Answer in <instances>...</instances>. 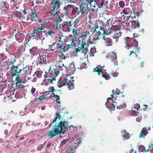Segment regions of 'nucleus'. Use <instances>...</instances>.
Instances as JSON below:
<instances>
[{
    "label": "nucleus",
    "instance_id": "obj_53",
    "mask_svg": "<svg viewBox=\"0 0 153 153\" xmlns=\"http://www.w3.org/2000/svg\"><path fill=\"white\" fill-rule=\"evenodd\" d=\"M134 53L135 55V57H136V58H137L138 57V56L137 54H136V52H134V51L133 50H132V51H130V54H129V56H131L132 54V53Z\"/></svg>",
    "mask_w": 153,
    "mask_h": 153
},
{
    "label": "nucleus",
    "instance_id": "obj_48",
    "mask_svg": "<svg viewBox=\"0 0 153 153\" xmlns=\"http://www.w3.org/2000/svg\"><path fill=\"white\" fill-rule=\"evenodd\" d=\"M81 21V19L79 17H78L74 21V23L75 24H77L80 21Z\"/></svg>",
    "mask_w": 153,
    "mask_h": 153
},
{
    "label": "nucleus",
    "instance_id": "obj_24",
    "mask_svg": "<svg viewBox=\"0 0 153 153\" xmlns=\"http://www.w3.org/2000/svg\"><path fill=\"white\" fill-rule=\"evenodd\" d=\"M148 133V131L146 128L145 127L143 128L142 129L141 132L140 133L139 137L140 138H142L144 137Z\"/></svg>",
    "mask_w": 153,
    "mask_h": 153
},
{
    "label": "nucleus",
    "instance_id": "obj_50",
    "mask_svg": "<svg viewBox=\"0 0 153 153\" xmlns=\"http://www.w3.org/2000/svg\"><path fill=\"white\" fill-rule=\"evenodd\" d=\"M68 139H65L63 140L61 142L60 144V147H61V146L65 144L67 141Z\"/></svg>",
    "mask_w": 153,
    "mask_h": 153
},
{
    "label": "nucleus",
    "instance_id": "obj_26",
    "mask_svg": "<svg viewBox=\"0 0 153 153\" xmlns=\"http://www.w3.org/2000/svg\"><path fill=\"white\" fill-rule=\"evenodd\" d=\"M16 82V86L19 88L23 89L24 88V86L22 84V80L19 79L18 80H15Z\"/></svg>",
    "mask_w": 153,
    "mask_h": 153
},
{
    "label": "nucleus",
    "instance_id": "obj_36",
    "mask_svg": "<svg viewBox=\"0 0 153 153\" xmlns=\"http://www.w3.org/2000/svg\"><path fill=\"white\" fill-rule=\"evenodd\" d=\"M55 74H56V73L53 72L51 70H49V73L47 74V75H46L45 76H47V78L52 77L53 76V75H54Z\"/></svg>",
    "mask_w": 153,
    "mask_h": 153
},
{
    "label": "nucleus",
    "instance_id": "obj_60",
    "mask_svg": "<svg viewBox=\"0 0 153 153\" xmlns=\"http://www.w3.org/2000/svg\"><path fill=\"white\" fill-rule=\"evenodd\" d=\"M100 4L99 5H100V8L103 5H104V1H102L101 2H99Z\"/></svg>",
    "mask_w": 153,
    "mask_h": 153
},
{
    "label": "nucleus",
    "instance_id": "obj_58",
    "mask_svg": "<svg viewBox=\"0 0 153 153\" xmlns=\"http://www.w3.org/2000/svg\"><path fill=\"white\" fill-rule=\"evenodd\" d=\"M113 76L114 77H115L117 76L118 75V73L117 72H115L112 74Z\"/></svg>",
    "mask_w": 153,
    "mask_h": 153
},
{
    "label": "nucleus",
    "instance_id": "obj_11",
    "mask_svg": "<svg viewBox=\"0 0 153 153\" xmlns=\"http://www.w3.org/2000/svg\"><path fill=\"white\" fill-rule=\"evenodd\" d=\"M30 13H29L28 10L27 9H25L22 11L20 14V19H26L27 21H28L29 18H30L31 16H30Z\"/></svg>",
    "mask_w": 153,
    "mask_h": 153
},
{
    "label": "nucleus",
    "instance_id": "obj_41",
    "mask_svg": "<svg viewBox=\"0 0 153 153\" xmlns=\"http://www.w3.org/2000/svg\"><path fill=\"white\" fill-rule=\"evenodd\" d=\"M72 10V14H75L76 13L77 11H79V9L77 7H73Z\"/></svg>",
    "mask_w": 153,
    "mask_h": 153
},
{
    "label": "nucleus",
    "instance_id": "obj_1",
    "mask_svg": "<svg viewBox=\"0 0 153 153\" xmlns=\"http://www.w3.org/2000/svg\"><path fill=\"white\" fill-rule=\"evenodd\" d=\"M103 27H99L97 25H95L91 28L90 31L93 32L91 36L93 38L94 40L92 42L90 41L89 40V42L90 44L93 43L95 44L97 43L96 40L102 38L103 42L105 45L106 46H111L112 45V41L111 39L107 37L103 36L105 33Z\"/></svg>",
    "mask_w": 153,
    "mask_h": 153
},
{
    "label": "nucleus",
    "instance_id": "obj_20",
    "mask_svg": "<svg viewBox=\"0 0 153 153\" xmlns=\"http://www.w3.org/2000/svg\"><path fill=\"white\" fill-rule=\"evenodd\" d=\"M110 104L111 107H109L107 103L105 104V105L108 108H109V110L111 111L114 110L115 107L117 105V103L114 101H112L111 104Z\"/></svg>",
    "mask_w": 153,
    "mask_h": 153
},
{
    "label": "nucleus",
    "instance_id": "obj_6",
    "mask_svg": "<svg viewBox=\"0 0 153 153\" xmlns=\"http://www.w3.org/2000/svg\"><path fill=\"white\" fill-rule=\"evenodd\" d=\"M88 35H89V34L85 33H80L78 36V41L76 42V45L82 44V47H83L84 45H87V46L88 45L86 42V41L87 36Z\"/></svg>",
    "mask_w": 153,
    "mask_h": 153
},
{
    "label": "nucleus",
    "instance_id": "obj_23",
    "mask_svg": "<svg viewBox=\"0 0 153 153\" xmlns=\"http://www.w3.org/2000/svg\"><path fill=\"white\" fill-rule=\"evenodd\" d=\"M120 36V31L119 30H117L114 32V36L113 38L116 39V42H117L118 41V39Z\"/></svg>",
    "mask_w": 153,
    "mask_h": 153
},
{
    "label": "nucleus",
    "instance_id": "obj_8",
    "mask_svg": "<svg viewBox=\"0 0 153 153\" xmlns=\"http://www.w3.org/2000/svg\"><path fill=\"white\" fill-rule=\"evenodd\" d=\"M88 3L86 2V0L85 1V2L81 3L79 6L80 10L79 11H78V15H79L80 13H81L84 16H85V12L89 9L88 6Z\"/></svg>",
    "mask_w": 153,
    "mask_h": 153
},
{
    "label": "nucleus",
    "instance_id": "obj_13",
    "mask_svg": "<svg viewBox=\"0 0 153 153\" xmlns=\"http://www.w3.org/2000/svg\"><path fill=\"white\" fill-rule=\"evenodd\" d=\"M72 20L70 21L64 22V30L66 32H69L70 31V27L72 26L71 22Z\"/></svg>",
    "mask_w": 153,
    "mask_h": 153
},
{
    "label": "nucleus",
    "instance_id": "obj_14",
    "mask_svg": "<svg viewBox=\"0 0 153 153\" xmlns=\"http://www.w3.org/2000/svg\"><path fill=\"white\" fill-rule=\"evenodd\" d=\"M42 29H38L33 30V33H31V36L33 37H39L42 33Z\"/></svg>",
    "mask_w": 153,
    "mask_h": 153
},
{
    "label": "nucleus",
    "instance_id": "obj_44",
    "mask_svg": "<svg viewBox=\"0 0 153 153\" xmlns=\"http://www.w3.org/2000/svg\"><path fill=\"white\" fill-rule=\"evenodd\" d=\"M119 4V6L121 8H123L125 5L124 2L123 1H120Z\"/></svg>",
    "mask_w": 153,
    "mask_h": 153
},
{
    "label": "nucleus",
    "instance_id": "obj_19",
    "mask_svg": "<svg viewBox=\"0 0 153 153\" xmlns=\"http://www.w3.org/2000/svg\"><path fill=\"white\" fill-rule=\"evenodd\" d=\"M51 78H47V76H45V79L43 81V82L44 84L47 85V83H51L53 84V80H55V79L53 77H51Z\"/></svg>",
    "mask_w": 153,
    "mask_h": 153
},
{
    "label": "nucleus",
    "instance_id": "obj_7",
    "mask_svg": "<svg viewBox=\"0 0 153 153\" xmlns=\"http://www.w3.org/2000/svg\"><path fill=\"white\" fill-rule=\"evenodd\" d=\"M56 40L57 41H58L59 44H60L61 45L64 43V42H67L68 44V46L69 48H71L72 45L71 44V43H70L68 40V36H64L59 35L58 37H56Z\"/></svg>",
    "mask_w": 153,
    "mask_h": 153
},
{
    "label": "nucleus",
    "instance_id": "obj_12",
    "mask_svg": "<svg viewBox=\"0 0 153 153\" xmlns=\"http://www.w3.org/2000/svg\"><path fill=\"white\" fill-rule=\"evenodd\" d=\"M19 68V67L18 65L15 66L14 65H12L10 67V71L13 81L14 77L16 76L18 72Z\"/></svg>",
    "mask_w": 153,
    "mask_h": 153
},
{
    "label": "nucleus",
    "instance_id": "obj_37",
    "mask_svg": "<svg viewBox=\"0 0 153 153\" xmlns=\"http://www.w3.org/2000/svg\"><path fill=\"white\" fill-rule=\"evenodd\" d=\"M56 28L59 30V29H62L64 30V22L62 24H59V22L56 24Z\"/></svg>",
    "mask_w": 153,
    "mask_h": 153
},
{
    "label": "nucleus",
    "instance_id": "obj_10",
    "mask_svg": "<svg viewBox=\"0 0 153 153\" xmlns=\"http://www.w3.org/2000/svg\"><path fill=\"white\" fill-rule=\"evenodd\" d=\"M102 68H101L100 65H98L96 68H95L94 70V71H96L98 73L99 75H100V74L102 73V75L103 77H104L106 80L109 79L110 77L109 75L106 73L104 74L102 71Z\"/></svg>",
    "mask_w": 153,
    "mask_h": 153
},
{
    "label": "nucleus",
    "instance_id": "obj_17",
    "mask_svg": "<svg viewBox=\"0 0 153 153\" xmlns=\"http://www.w3.org/2000/svg\"><path fill=\"white\" fill-rule=\"evenodd\" d=\"M49 48L52 47L53 48V51H57L59 48H61L62 47V45L60 44L57 43L49 45Z\"/></svg>",
    "mask_w": 153,
    "mask_h": 153
},
{
    "label": "nucleus",
    "instance_id": "obj_43",
    "mask_svg": "<svg viewBox=\"0 0 153 153\" xmlns=\"http://www.w3.org/2000/svg\"><path fill=\"white\" fill-rule=\"evenodd\" d=\"M5 7V3L3 1H1L0 3V9H3Z\"/></svg>",
    "mask_w": 153,
    "mask_h": 153
},
{
    "label": "nucleus",
    "instance_id": "obj_62",
    "mask_svg": "<svg viewBox=\"0 0 153 153\" xmlns=\"http://www.w3.org/2000/svg\"><path fill=\"white\" fill-rule=\"evenodd\" d=\"M115 92L116 94H119L120 93V90L119 89H116Z\"/></svg>",
    "mask_w": 153,
    "mask_h": 153
},
{
    "label": "nucleus",
    "instance_id": "obj_45",
    "mask_svg": "<svg viewBox=\"0 0 153 153\" xmlns=\"http://www.w3.org/2000/svg\"><path fill=\"white\" fill-rule=\"evenodd\" d=\"M129 9L128 8H124L122 11V12L126 14H128L129 12Z\"/></svg>",
    "mask_w": 153,
    "mask_h": 153
},
{
    "label": "nucleus",
    "instance_id": "obj_3",
    "mask_svg": "<svg viewBox=\"0 0 153 153\" xmlns=\"http://www.w3.org/2000/svg\"><path fill=\"white\" fill-rule=\"evenodd\" d=\"M124 40H125V42L126 45L125 46L126 48L128 50L131 48H133L134 49H135L136 48H138L137 49L139 50L137 43L138 42L137 40L134 39L133 38H130L129 37H127L124 38Z\"/></svg>",
    "mask_w": 153,
    "mask_h": 153
},
{
    "label": "nucleus",
    "instance_id": "obj_27",
    "mask_svg": "<svg viewBox=\"0 0 153 153\" xmlns=\"http://www.w3.org/2000/svg\"><path fill=\"white\" fill-rule=\"evenodd\" d=\"M81 44V47H81V48L79 47L78 48L75 49V53L76 54L78 52L80 51V50H82V49L83 50H83V51L85 52L86 53L87 51H88V49H87V48H85V45L87 46V45H83V47H82V44Z\"/></svg>",
    "mask_w": 153,
    "mask_h": 153
},
{
    "label": "nucleus",
    "instance_id": "obj_39",
    "mask_svg": "<svg viewBox=\"0 0 153 153\" xmlns=\"http://www.w3.org/2000/svg\"><path fill=\"white\" fill-rule=\"evenodd\" d=\"M110 56L112 57V60L115 59H117V56L116 55V53H114L113 52H111L110 53ZM113 61L112 60V61Z\"/></svg>",
    "mask_w": 153,
    "mask_h": 153
},
{
    "label": "nucleus",
    "instance_id": "obj_35",
    "mask_svg": "<svg viewBox=\"0 0 153 153\" xmlns=\"http://www.w3.org/2000/svg\"><path fill=\"white\" fill-rule=\"evenodd\" d=\"M13 35H14V36L16 37V39L17 40H19L22 39V34H21L20 33H17V34H14L13 33Z\"/></svg>",
    "mask_w": 153,
    "mask_h": 153
},
{
    "label": "nucleus",
    "instance_id": "obj_18",
    "mask_svg": "<svg viewBox=\"0 0 153 153\" xmlns=\"http://www.w3.org/2000/svg\"><path fill=\"white\" fill-rule=\"evenodd\" d=\"M94 9H91L89 13V17L90 19L95 18L97 15V11Z\"/></svg>",
    "mask_w": 153,
    "mask_h": 153
},
{
    "label": "nucleus",
    "instance_id": "obj_25",
    "mask_svg": "<svg viewBox=\"0 0 153 153\" xmlns=\"http://www.w3.org/2000/svg\"><path fill=\"white\" fill-rule=\"evenodd\" d=\"M69 76H66L64 78V79L62 82L63 85H69V80H68Z\"/></svg>",
    "mask_w": 153,
    "mask_h": 153
},
{
    "label": "nucleus",
    "instance_id": "obj_28",
    "mask_svg": "<svg viewBox=\"0 0 153 153\" xmlns=\"http://www.w3.org/2000/svg\"><path fill=\"white\" fill-rule=\"evenodd\" d=\"M38 49L36 47H33L32 48L29 49L30 53L33 55L37 54Z\"/></svg>",
    "mask_w": 153,
    "mask_h": 153
},
{
    "label": "nucleus",
    "instance_id": "obj_61",
    "mask_svg": "<svg viewBox=\"0 0 153 153\" xmlns=\"http://www.w3.org/2000/svg\"><path fill=\"white\" fill-rule=\"evenodd\" d=\"M36 91V89L32 87V88L31 89V92L32 94L33 93Z\"/></svg>",
    "mask_w": 153,
    "mask_h": 153
},
{
    "label": "nucleus",
    "instance_id": "obj_4",
    "mask_svg": "<svg viewBox=\"0 0 153 153\" xmlns=\"http://www.w3.org/2000/svg\"><path fill=\"white\" fill-rule=\"evenodd\" d=\"M73 35L70 34L68 36V41L70 43L72 46H75L76 45V42L78 41V37H76L78 33L79 32L78 29H73L72 30Z\"/></svg>",
    "mask_w": 153,
    "mask_h": 153
},
{
    "label": "nucleus",
    "instance_id": "obj_5",
    "mask_svg": "<svg viewBox=\"0 0 153 153\" xmlns=\"http://www.w3.org/2000/svg\"><path fill=\"white\" fill-rule=\"evenodd\" d=\"M56 0H54L50 5L51 10L53 12V13L51 14L52 17H56L57 14L59 11V8L60 5L56 2Z\"/></svg>",
    "mask_w": 153,
    "mask_h": 153
},
{
    "label": "nucleus",
    "instance_id": "obj_47",
    "mask_svg": "<svg viewBox=\"0 0 153 153\" xmlns=\"http://www.w3.org/2000/svg\"><path fill=\"white\" fill-rule=\"evenodd\" d=\"M27 109V107L24 108V109H22L20 112V115L23 116L25 115V110Z\"/></svg>",
    "mask_w": 153,
    "mask_h": 153
},
{
    "label": "nucleus",
    "instance_id": "obj_21",
    "mask_svg": "<svg viewBox=\"0 0 153 153\" xmlns=\"http://www.w3.org/2000/svg\"><path fill=\"white\" fill-rule=\"evenodd\" d=\"M30 16H31L30 18H29V22H31L33 21H35L37 19V15L35 13L31 12L30 13Z\"/></svg>",
    "mask_w": 153,
    "mask_h": 153
},
{
    "label": "nucleus",
    "instance_id": "obj_49",
    "mask_svg": "<svg viewBox=\"0 0 153 153\" xmlns=\"http://www.w3.org/2000/svg\"><path fill=\"white\" fill-rule=\"evenodd\" d=\"M54 87L53 86H51L48 88V91L49 92H53L54 91Z\"/></svg>",
    "mask_w": 153,
    "mask_h": 153
},
{
    "label": "nucleus",
    "instance_id": "obj_34",
    "mask_svg": "<svg viewBox=\"0 0 153 153\" xmlns=\"http://www.w3.org/2000/svg\"><path fill=\"white\" fill-rule=\"evenodd\" d=\"M140 108V105L136 103L134 105L133 108L132 109V111H138Z\"/></svg>",
    "mask_w": 153,
    "mask_h": 153
},
{
    "label": "nucleus",
    "instance_id": "obj_9",
    "mask_svg": "<svg viewBox=\"0 0 153 153\" xmlns=\"http://www.w3.org/2000/svg\"><path fill=\"white\" fill-rule=\"evenodd\" d=\"M86 2L90 5L91 9L98 10L100 9V5L94 0H86Z\"/></svg>",
    "mask_w": 153,
    "mask_h": 153
},
{
    "label": "nucleus",
    "instance_id": "obj_56",
    "mask_svg": "<svg viewBox=\"0 0 153 153\" xmlns=\"http://www.w3.org/2000/svg\"><path fill=\"white\" fill-rule=\"evenodd\" d=\"M130 17H131L132 19H133L134 18H135V13H132L130 16ZM132 20L133 21V20Z\"/></svg>",
    "mask_w": 153,
    "mask_h": 153
},
{
    "label": "nucleus",
    "instance_id": "obj_40",
    "mask_svg": "<svg viewBox=\"0 0 153 153\" xmlns=\"http://www.w3.org/2000/svg\"><path fill=\"white\" fill-rule=\"evenodd\" d=\"M56 114L57 116L53 120L52 123H54L55 122H56L57 119H58L59 120H60L62 118L61 117L60 115H59L58 113H56Z\"/></svg>",
    "mask_w": 153,
    "mask_h": 153
},
{
    "label": "nucleus",
    "instance_id": "obj_46",
    "mask_svg": "<svg viewBox=\"0 0 153 153\" xmlns=\"http://www.w3.org/2000/svg\"><path fill=\"white\" fill-rule=\"evenodd\" d=\"M0 58L3 60H5L7 59V57L4 54L1 53L0 54Z\"/></svg>",
    "mask_w": 153,
    "mask_h": 153
},
{
    "label": "nucleus",
    "instance_id": "obj_42",
    "mask_svg": "<svg viewBox=\"0 0 153 153\" xmlns=\"http://www.w3.org/2000/svg\"><path fill=\"white\" fill-rule=\"evenodd\" d=\"M96 52V48H91L90 50V52L92 54V56H94V53H95Z\"/></svg>",
    "mask_w": 153,
    "mask_h": 153
},
{
    "label": "nucleus",
    "instance_id": "obj_30",
    "mask_svg": "<svg viewBox=\"0 0 153 153\" xmlns=\"http://www.w3.org/2000/svg\"><path fill=\"white\" fill-rule=\"evenodd\" d=\"M22 71V70L21 69H20L19 70L18 72L16 75V77L15 79V80H18L19 79L21 80V77L24 74L23 73L22 74L21 73Z\"/></svg>",
    "mask_w": 153,
    "mask_h": 153
},
{
    "label": "nucleus",
    "instance_id": "obj_31",
    "mask_svg": "<svg viewBox=\"0 0 153 153\" xmlns=\"http://www.w3.org/2000/svg\"><path fill=\"white\" fill-rule=\"evenodd\" d=\"M73 6L71 5H65L63 8V10L67 14V12L70 10L71 9L73 8Z\"/></svg>",
    "mask_w": 153,
    "mask_h": 153
},
{
    "label": "nucleus",
    "instance_id": "obj_29",
    "mask_svg": "<svg viewBox=\"0 0 153 153\" xmlns=\"http://www.w3.org/2000/svg\"><path fill=\"white\" fill-rule=\"evenodd\" d=\"M76 68L75 67L74 62H73L69 65V70L71 71V73L74 74Z\"/></svg>",
    "mask_w": 153,
    "mask_h": 153
},
{
    "label": "nucleus",
    "instance_id": "obj_32",
    "mask_svg": "<svg viewBox=\"0 0 153 153\" xmlns=\"http://www.w3.org/2000/svg\"><path fill=\"white\" fill-rule=\"evenodd\" d=\"M45 34L47 36H52L55 34V32L54 30H50L48 31H46Z\"/></svg>",
    "mask_w": 153,
    "mask_h": 153
},
{
    "label": "nucleus",
    "instance_id": "obj_59",
    "mask_svg": "<svg viewBox=\"0 0 153 153\" xmlns=\"http://www.w3.org/2000/svg\"><path fill=\"white\" fill-rule=\"evenodd\" d=\"M141 117H139L136 118V120L138 122H140L141 120Z\"/></svg>",
    "mask_w": 153,
    "mask_h": 153
},
{
    "label": "nucleus",
    "instance_id": "obj_64",
    "mask_svg": "<svg viewBox=\"0 0 153 153\" xmlns=\"http://www.w3.org/2000/svg\"><path fill=\"white\" fill-rule=\"evenodd\" d=\"M51 145V143L49 142H48V144L46 146V147L47 148H48Z\"/></svg>",
    "mask_w": 153,
    "mask_h": 153
},
{
    "label": "nucleus",
    "instance_id": "obj_2",
    "mask_svg": "<svg viewBox=\"0 0 153 153\" xmlns=\"http://www.w3.org/2000/svg\"><path fill=\"white\" fill-rule=\"evenodd\" d=\"M71 127L76 128V127H74L72 125H71L69 127L68 121L65 120L61 121L58 124H56L52 130L49 131L48 136L49 137H53L60 134L62 131H65L68 128L71 129Z\"/></svg>",
    "mask_w": 153,
    "mask_h": 153
},
{
    "label": "nucleus",
    "instance_id": "obj_55",
    "mask_svg": "<svg viewBox=\"0 0 153 153\" xmlns=\"http://www.w3.org/2000/svg\"><path fill=\"white\" fill-rule=\"evenodd\" d=\"M65 1H70L71 0H65ZM56 2L57 3L59 4L60 5L62 4V2H61V0H56Z\"/></svg>",
    "mask_w": 153,
    "mask_h": 153
},
{
    "label": "nucleus",
    "instance_id": "obj_51",
    "mask_svg": "<svg viewBox=\"0 0 153 153\" xmlns=\"http://www.w3.org/2000/svg\"><path fill=\"white\" fill-rule=\"evenodd\" d=\"M46 142H45L41 146L38 147V149L39 150H41L45 145Z\"/></svg>",
    "mask_w": 153,
    "mask_h": 153
},
{
    "label": "nucleus",
    "instance_id": "obj_38",
    "mask_svg": "<svg viewBox=\"0 0 153 153\" xmlns=\"http://www.w3.org/2000/svg\"><path fill=\"white\" fill-rule=\"evenodd\" d=\"M139 151L140 152H145L146 151L147 152L148 150H146L144 146L142 145H141L139 146Z\"/></svg>",
    "mask_w": 153,
    "mask_h": 153
},
{
    "label": "nucleus",
    "instance_id": "obj_54",
    "mask_svg": "<svg viewBox=\"0 0 153 153\" xmlns=\"http://www.w3.org/2000/svg\"><path fill=\"white\" fill-rule=\"evenodd\" d=\"M31 79V77H29L28 76H26L24 78V79L25 81H27L28 80H29Z\"/></svg>",
    "mask_w": 153,
    "mask_h": 153
},
{
    "label": "nucleus",
    "instance_id": "obj_22",
    "mask_svg": "<svg viewBox=\"0 0 153 153\" xmlns=\"http://www.w3.org/2000/svg\"><path fill=\"white\" fill-rule=\"evenodd\" d=\"M121 132L124 140L129 139L130 137V135L128 132H127L125 130H123V131H121Z\"/></svg>",
    "mask_w": 153,
    "mask_h": 153
},
{
    "label": "nucleus",
    "instance_id": "obj_16",
    "mask_svg": "<svg viewBox=\"0 0 153 153\" xmlns=\"http://www.w3.org/2000/svg\"><path fill=\"white\" fill-rule=\"evenodd\" d=\"M38 63L45 64H46V58L45 54L43 55L42 56H39V57L38 58Z\"/></svg>",
    "mask_w": 153,
    "mask_h": 153
},
{
    "label": "nucleus",
    "instance_id": "obj_15",
    "mask_svg": "<svg viewBox=\"0 0 153 153\" xmlns=\"http://www.w3.org/2000/svg\"><path fill=\"white\" fill-rule=\"evenodd\" d=\"M32 69V67L31 66L29 65L27 66L22 69L24 72L23 74L27 75H30Z\"/></svg>",
    "mask_w": 153,
    "mask_h": 153
},
{
    "label": "nucleus",
    "instance_id": "obj_63",
    "mask_svg": "<svg viewBox=\"0 0 153 153\" xmlns=\"http://www.w3.org/2000/svg\"><path fill=\"white\" fill-rule=\"evenodd\" d=\"M18 31H17L16 29H14L13 30V33L14 34H17V33H18Z\"/></svg>",
    "mask_w": 153,
    "mask_h": 153
},
{
    "label": "nucleus",
    "instance_id": "obj_52",
    "mask_svg": "<svg viewBox=\"0 0 153 153\" xmlns=\"http://www.w3.org/2000/svg\"><path fill=\"white\" fill-rule=\"evenodd\" d=\"M131 113L132 114V115H134V116L137 115L138 114L137 111H131Z\"/></svg>",
    "mask_w": 153,
    "mask_h": 153
},
{
    "label": "nucleus",
    "instance_id": "obj_57",
    "mask_svg": "<svg viewBox=\"0 0 153 153\" xmlns=\"http://www.w3.org/2000/svg\"><path fill=\"white\" fill-rule=\"evenodd\" d=\"M45 98V96H41L38 98V99L40 100H42L44 99Z\"/></svg>",
    "mask_w": 153,
    "mask_h": 153
},
{
    "label": "nucleus",
    "instance_id": "obj_33",
    "mask_svg": "<svg viewBox=\"0 0 153 153\" xmlns=\"http://www.w3.org/2000/svg\"><path fill=\"white\" fill-rule=\"evenodd\" d=\"M49 23V20L48 19H46L45 21H44L41 26V27L40 29H42V30L45 27V26L48 25Z\"/></svg>",
    "mask_w": 153,
    "mask_h": 153
}]
</instances>
